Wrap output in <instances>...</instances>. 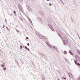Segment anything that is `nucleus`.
<instances>
[{
  "instance_id": "nucleus-18",
  "label": "nucleus",
  "mask_w": 80,
  "mask_h": 80,
  "mask_svg": "<svg viewBox=\"0 0 80 80\" xmlns=\"http://www.w3.org/2000/svg\"><path fill=\"white\" fill-rule=\"evenodd\" d=\"M2 28H5V26H3Z\"/></svg>"
},
{
  "instance_id": "nucleus-24",
  "label": "nucleus",
  "mask_w": 80,
  "mask_h": 80,
  "mask_svg": "<svg viewBox=\"0 0 80 80\" xmlns=\"http://www.w3.org/2000/svg\"><path fill=\"white\" fill-rule=\"evenodd\" d=\"M3 64H4V63H3Z\"/></svg>"
},
{
  "instance_id": "nucleus-11",
  "label": "nucleus",
  "mask_w": 80,
  "mask_h": 80,
  "mask_svg": "<svg viewBox=\"0 0 80 80\" xmlns=\"http://www.w3.org/2000/svg\"><path fill=\"white\" fill-rule=\"evenodd\" d=\"M49 6H51L52 5V4L51 3H50L49 4Z\"/></svg>"
},
{
  "instance_id": "nucleus-21",
  "label": "nucleus",
  "mask_w": 80,
  "mask_h": 80,
  "mask_svg": "<svg viewBox=\"0 0 80 80\" xmlns=\"http://www.w3.org/2000/svg\"><path fill=\"white\" fill-rule=\"evenodd\" d=\"M28 50L29 51H30V50H29L28 49Z\"/></svg>"
},
{
  "instance_id": "nucleus-5",
  "label": "nucleus",
  "mask_w": 80,
  "mask_h": 80,
  "mask_svg": "<svg viewBox=\"0 0 80 80\" xmlns=\"http://www.w3.org/2000/svg\"><path fill=\"white\" fill-rule=\"evenodd\" d=\"M64 54H67V51H64Z\"/></svg>"
},
{
  "instance_id": "nucleus-17",
  "label": "nucleus",
  "mask_w": 80,
  "mask_h": 80,
  "mask_svg": "<svg viewBox=\"0 0 80 80\" xmlns=\"http://www.w3.org/2000/svg\"><path fill=\"white\" fill-rule=\"evenodd\" d=\"M49 47H50V48H52V46H50Z\"/></svg>"
},
{
  "instance_id": "nucleus-7",
  "label": "nucleus",
  "mask_w": 80,
  "mask_h": 80,
  "mask_svg": "<svg viewBox=\"0 0 80 80\" xmlns=\"http://www.w3.org/2000/svg\"><path fill=\"white\" fill-rule=\"evenodd\" d=\"M3 70H6V68L5 67H3Z\"/></svg>"
},
{
  "instance_id": "nucleus-15",
  "label": "nucleus",
  "mask_w": 80,
  "mask_h": 80,
  "mask_svg": "<svg viewBox=\"0 0 80 80\" xmlns=\"http://www.w3.org/2000/svg\"><path fill=\"white\" fill-rule=\"evenodd\" d=\"M13 13H16V12H15V11H13Z\"/></svg>"
},
{
  "instance_id": "nucleus-1",
  "label": "nucleus",
  "mask_w": 80,
  "mask_h": 80,
  "mask_svg": "<svg viewBox=\"0 0 80 80\" xmlns=\"http://www.w3.org/2000/svg\"><path fill=\"white\" fill-rule=\"evenodd\" d=\"M64 40L65 42L66 43H68V39H67V38H64Z\"/></svg>"
},
{
  "instance_id": "nucleus-19",
  "label": "nucleus",
  "mask_w": 80,
  "mask_h": 80,
  "mask_svg": "<svg viewBox=\"0 0 80 80\" xmlns=\"http://www.w3.org/2000/svg\"><path fill=\"white\" fill-rule=\"evenodd\" d=\"M7 28L8 30H9V29H8V28Z\"/></svg>"
},
{
  "instance_id": "nucleus-8",
  "label": "nucleus",
  "mask_w": 80,
  "mask_h": 80,
  "mask_svg": "<svg viewBox=\"0 0 80 80\" xmlns=\"http://www.w3.org/2000/svg\"><path fill=\"white\" fill-rule=\"evenodd\" d=\"M76 65H79V66H80V64L79 63H77V64H76Z\"/></svg>"
},
{
  "instance_id": "nucleus-12",
  "label": "nucleus",
  "mask_w": 80,
  "mask_h": 80,
  "mask_svg": "<svg viewBox=\"0 0 80 80\" xmlns=\"http://www.w3.org/2000/svg\"><path fill=\"white\" fill-rule=\"evenodd\" d=\"M16 31L17 32H19V30H17V29H16Z\"/></svg>"
},
{
  "instance_id": "nucleus-2",
  "label": "nucleus",
  "mask_w": 80,
  "mask_h": 80,
  "mask_svg": "<svg viewBox=\"0 0 80 80\" xmlns=\"http://www.w3.org/2000/svg\"><path fill=\"white\" fill-rule=\"evenodd\" d=\"M69 53H70L71 55H73V53L71 50L69 51Z\"/></svg>"
},
{
  "instance_id": "nucleus-4",
  "label": "nucleus",
  "mask_w": 80,
  "mask_h": 80,
  "mask_svg": "<svg viewBox=\"0 0 80 80\" xmlns=\"http://www.w3.org/2000/svg\"><path fill=\"white\" fill-rule=\"evenodd\" d=\"M69 77H71V78H72V77H73V76H72V75L71 74L69 75Z\"/></svg>"
},
{
  "instance_id": "nucleus-22",
  "label": "nucleus",
  "mask_w": 80,
  "mask_h": 80,
  "mask_svg": "<svg viewBox=\"0 0 80 80\" xmlns=\"http://www.w3.org/2000/svg\"><path fill=\"white\" fill-rule=\"evenodd\" d=\"M3 64H4V63H3Z\"/></svg>"
},
{
  "instance_id": "nucleus-16",
  "label": "nucleus",
  "mask_w": 80,
  "mask_h": 80,
  "mask_svg": "<svg viewBox=\"0 0 80 80\" xmlns=\"http://www.w3.org/2000/svg\"><path fill=\"white\" fill-rule=\"evenodd\" d=\"M28 46H30V44L29 43H28L27 44Z\"/></svg>"
},
{
  "instance_id": "nucleus-9",
  "label": "nucleus",
  "mask_w": 80,
  "mask_h": 80,
  "mask_svg": "<svg viewBox=\"0 0 80 80\" xmlns=\"http://www.w3.org/2000/svg\"><path fill=\"white\" fill-rule=\"evenodd\" d=\"M4 65H3V64H2V65H1V66H2V67H4V66H5V64H4Z\"/></svg>"
},
{
  "instance_id": "nucleus-6",
  "label": "nucleus",
  "mask_w": 80,
  "mask_h": 80,
  "mask_svg": "<svg viewBox=\"0 0 80 80\" xmlns=\"http://www.w3.org/2000/svg\"><path fill=\"white\" fill-rule=\"evenodd\" d=\"M23 48V47H22V46H20V49H22Z\"/></svg>"
},
{
  "instance_id": "nucleus-13",
  "label": "nucleus",
  "mask_w": 80,
  "mask_h": 80,
  "mask_svg": "<svg viewBox=\"0 0 80 80\" xmlns=\"http://www.w3.org/2000/svg\"><path fill=\"white\" fill-rule=\"evenodd\" d=\"M26 39H27V40H28V37H27L26 38Z\"/></svg>"
},
{
  "instance_id": "nucleus-14",
  "label": "nucleus",
  "mask_w": 80,
  "mask_h": 80,
  "mask_svg": "<svg viewBox=\"0 0 80 80\" xmlns=\"http://www.w3.org/2000/svg\"><path fill=\"white\" fill-rule=\"evenodd\" d=\"M63 44L64 45H65L66 44V43H65V42H64Z\"/></svg>"
},
{
  "instance_id": "nucleus-3",
  "label": "nucleus",
  "mask_w": 80,
  "mask_h": 80,
  "mask_svg": "<svg viewBox=\"0 0 80 80\" xmlns=\"http://www.w3.org/2000/svg\"><path fill=\"white\" fill-rule=\"evenodd\" d=\"M74 62L75 64H77V60H75L74 61Z\"/></svg>"
},
{
  "instance_id": "nucleus-23",
  "label": "nucleus",
  "mask_w": 80,
  "mask_h": 80,
  "mask_svg": "<svg viewBox=\"0 0 80 80\" xmlns=\"http://www.w3.org/2000/svg\"><path fill=\"white\" fill-rule=\"evenodd\" d=\"M3 64H4V63H3Z\"/></svg>"
},
{
  "instance_id": "nucleus-10",
  "label": "nucleus",
  "mask_w": 80,
  "mask_h": 80,
  "mask_svg": "<svg viewBox=\"0 0 80 80\" xmlns=\"http://www.w3.org/2000/svg\"><path fill=\"white\" fill-rule=\"evenodd\" d=\"M25 48L26 49V50H28V48L27 47L25 46Z\"/></svg>"
},
{
  "instance_id": "nucleus-20",
  "label": "nucleus",
  "mask_w": 80,
  "mask_h": 80,
  "mask_svg": "<svg viewBox=\"0 0 80 80\" xmlns=\"http://www.w3.org/2000/svg\"><path fill=\"white\" fill-rule=\"evenodd\" d=\"M78 80H80V78H78Z\"/></svg>"
}]
</instances>
